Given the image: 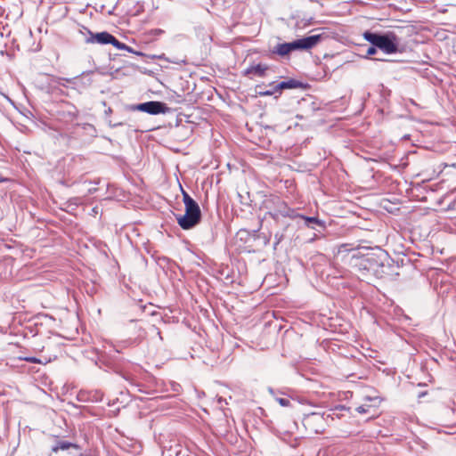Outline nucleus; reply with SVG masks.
<instances>
[{"label": "nucleus", "mask_w": 456, "mask_h": 456, "mask_svg": "<svg viewBox=\"0 0 456 456\" xmlns=\"http://www.w3.org/2000/svg\"><path fill=\"white\" fill-rule=\"evenodd\" d=\"M181 190L185 213L183 215H177L176 221L183 230H189L200 223L201 211L198 203L182 187Z\"/></svg>", "instance_id": "nucleus-1"}, {"label": "nucleus", "mask_w": 456, "mask_h": 456, "mask_svg": "<svg viewBox=\"0 0 456 456\" xmlns=\"http://www.w3.org/2000/svg\"><path fill=\"white\" fill-rule=\"evenodd\" d=\"M363 37L366 41L387 54L395 53L398 51L400 39L395 32L388 31L384 34H378L370 31H365L363 33Z\"/></svg>", "instance_id": "nucleus-2"}, {"label": "nucleus", "mask_w": 456, "mask_h": 456, "mask_svg": "<svg viewBox=\"0 0 456 456\" xmlns=\"http://www.w3.org/2000/svg\"><path fill=\"white\" fill-rule=\"evenodd\" d=\"M322 39L321 35H312L294 40L290 43L279 44L273 53L280 56H286L295 50H309L314 47Z\"/></svg>", "instance_id": "nucleus-3"}, {"label": "nucleus", "mask_w": 456, "mask_h": 456, "mask_svg": "<svg viewBox=\"0 0 456 456\" xmlns=\"http://www.w3.org/2000/svg\"><path fill=\"white\" fill-rule=\"evenodd\" d=\"M302 422L305 429L314 434L322 433L326 426L324 414L319 412L305 414Z\"/></svg>", "instance_id": "nucleus-4"}, {"label": "nucleus", "mask_w": 456, "mask_h": 456, "mask_svg": "<svg viewBox=\"0 0 456 456\" xmlns=\"http://www.w3.org/2000/svg\"><path fill=\"white\" fill-rule=\"evenodd\" d=\"M275 204L276 208L267 213L273 219L278 220L280 216L292 219L297 217V214L295 210L288 207V205L279 198L275 199Z\"/></svg>", "instance_id": "nucleus-5"}, {"label": "nucleus", "mask_w": 456, "mask_h": 456, "mask_svg": "<svg viewBox=\"0 0 456 456\" xmlns=\"http://www.w3.org/2000/svg\"><path fill=\"white\" fill-rule=\"evenodd\" d=\"M135 110L146 112L151 115H158L167 113L169 110V108L164 102L151 101L138 104L135 107Z\"/></svg>", "instance_id": "nucleus-6"}, {"label": "nucleus", "mask_w": 456, "mask_h": 456, "mask_svg": "<svg viewBox=\"0 0 456 456\" xmlns=\"http://www.w3.org/2000/svg\"><path fill=\"white\" fill-rule=\"evenodd\" d=\"M355 265L361 270H365L369 273H375L378 267L382 265V264L372 256H364L357 259Z\"/></svg>", "instance_id": "nucleus-7"}, {"label": "nucleus", "mask_w": 456, "mask_h": 456, "mask_svg": "<svg viewBox=\"0 0 456 456\" xmlns=\"http://www.w3.org/2000/svg\"><path fill=\"white\" fill-rule=\"evenodd\" d=\"M90 37L86 39L87 44H100V45H107L110 44L112 39V35L109 32L103 31L100 33L94 34L89 31Z\"/></svg>", "instance_id": "nucleus-8"}, {"label": "nucleus", "mask_w": 456, "mask_h": 456, "mask_svg": "<svg viewBox=\"0 0 456 456\" xmlns=\"http://www.w3.org/2000/svg\"><path fill=\"white\" fill-rule=\"evenodd\" d=\"M299 86H300V83L295 79L281 81V82H279V83L273 85L276 91H280V92L283 89L297 88V87H299Z\"/></svg>", "instance_id": "nucleus-9"}, {"label": "nucleus", "mask_w": 456, "mask_h": 456, "mask_svg": "<svg viewBox=\"0 0 456 456\" xmlns=\"http://www.w3.org/2000/svg\"><path fill=\"white\" fill-rule=\"evenodd\" d=\"M266 69H267V66L262 65V64H256V65L248 68L245 70V74H247V75L253 74V75H256L258 77H263L265 75V72Z\"/></svg>", "instance_id": "nucleus-10"}, {"label": "nucleus", "mask_w": 456, "mask_h": 456, "mask_svg": "<svg viewBox=\"0 0 456 456\" xmlns=\"http://www.w3.org/2000/svg\"><path fill=\"white\" fill-rule=\"evenodd\" d=\"M77 448V445L75 444H72L68 441H58L56 444L53 447V452H58L59 450L65 451L69 448Z\"/></svg>", "instance_id": "nucleus-11"}, {"label": "nucleus", "mask_w": 456, "mask_h": 456, "mask_svg": "<svg viewBox=\"0 0 456 456\" xmlns=\"http://www.w3.org/2000/svg\"><path fill=\"white\" fill-rule=\"evenodd\" d=\"M297 217L303 218L305 221V224L308 227H311L312 224H316L318 225H322L323 224V223L321 220H319L318 218L314 217V216H305L303 215H298L297 214Z\"/></svg>", "instance_id": "nucleus-12"}, {"label": "nucleus", "mask_w": 456, "mask_h": 456, "mask_svg": "<svg viewBox=\"0 0 456 456\" xmlns=\"http://www.w3.org/2000/svg\"><path fill=\"white\" fill-rule=\"evenodd\" d=\"M110 45H112L114 47H116L117 49H119V50H129V47L127 45H126L124 43L118 41L114 36L112 37V39H111V42H110Z\"/></svg>", "instance_id": "nucleus-13"}, {"label": "nucleus", "mask_w": 456, "mask_h": 456, "mask_svg": "<svg viewBox=\"0 0 456 456\" xmlns=\"http://www.w3.org/2000/svg\"><path fill=\"white\" fill-rule=\"evenodd\" d=\"M276 83H273L270 85V89L269 90H266V91H263V92H259V94L261 95H273L276 93H280V91H276L275 87L273 86V85H275Z\"/></svg>", "instance_id": "nucleus-14"}, {"label": "nucleus", "mask_w": 456, "mask_h": 456, "mask_svg": "<svg viewBox=\"0 0 456 456\" xmlns=\"http://www.w3.org/2000/svg\"><path fill=\"white\" fill-rule=\"evenodd\" d=\"M356 411L361 414L367 413L370 411V405H360L356 408Z\"/></svg>", "instance_id": "nucleus-15"}, {"label": "nucleus", "mask_w": 456, "mask_h": 456, "mask_svg": "<svg viewBox=\"0 0 456 456\" xmlns=\"http://www.w3.org/2000/svg\"><path fill=\"white\" fill-rule=\"evenodd\" d=\"M20 359L31 363H43L40 359L36 357H20Z\"/></svg>", "instance_id": "nucleus-16"}, {"label": "nucleus", "mask_w": 456, "mask_h": 456, "mask_svg": "<svg viewBox=\"0 0 456 456\" xmlns=\"http://www.w3.org/2000/svg\"><path fill=\"white\" fill-rule=\"evenodd\" d=\"M276 401L280 403L282 407H287L290 405V401L287 398H277Z\"/></svg>", "instance_id": "nucleus-17"}, {"label": "nucleus", "mask_w": 456, "mask_h": 456, "mask_svg": "<svg viewBox=\"0 0 456 456\" xmlns=\"http://www.w3.org/2000/svg\"><path fill=\"white\" fill-rule=\"evenodd\" d=\"M377 47L372 45V46H370L368 49H367V55H373L377 53Z\"/></svg>", "instance_id": "nucleus-18"}]
</instances>
